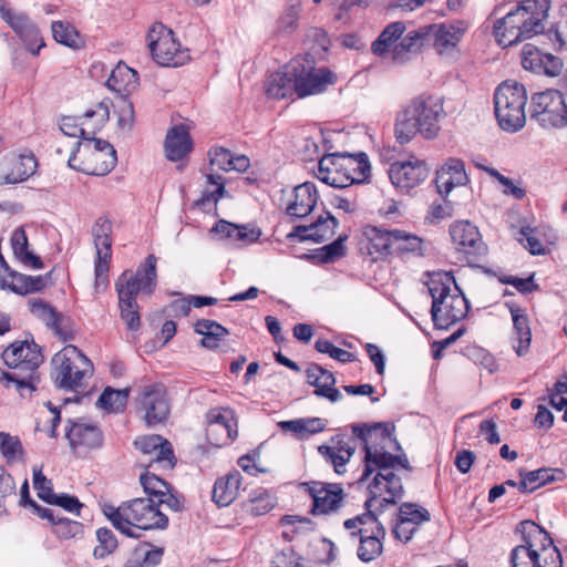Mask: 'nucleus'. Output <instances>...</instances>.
Wrapping results in <instances>:
<instances>
[{"label":"nucleus","instance_id":"f257e3e1","mask_svg":"<svg viewBox=\"0 0 567 567\" xmlns=\"http://www.w3.org/2000/svg\"><path fill=\"white\" fill-rule=\"evenodd\" d=\"M353 432L364 443L365 468L360 482L368 481L369 476L377 472L372 482L369 483V507L382 505V502L395 503L403 495L401 477L393 470L396 465L410 470L409 460L405 455H392L385 451L388 443L392 442L386 429L379 427L362 429L353 427Z\"/></svg>","mask_w":567,"mask_h":567},{"label":"nucleus","instance_id":"f03ea898","mask_svg":"<svg viewBox=\"0 0 567 567\" xmlns=\"http://www.w3.org/2000/svg\"><path fill=\"white\" fill-rule=\"evenodd\" d=\"M445 116L443 100L435 95L421 94L412 99L395 120V138L400 144L411 142L416 134L433 140L441 130L440 121Z\"/></svg>","mask_w":567,"mask_h":567},{"label":"nucleus","instance_id":"7ed1b4c3","mask_svg":"<svg viewBox=\"0 0 567 567\" xmlns=\"http://www.w3.org/2000/svg\"><path fill=\"white\" fill-rule=\"evenodd\" d=\"M548 0H524L494 24L497 43L504 48L528 40L544 31Z\"/></svg>","mask_w":567,"mask_h":567},{"label":"nucleus","instance_id":"20e7f679","mask_svg":"<svg viewBox=\"0 0 567 567\" xmlns=\"http://www.w3.org/2000/svg\"><path fill=\"white\" fill-rule=\"evenodd\" d=\"M155 502V498L137 497L117 507L105 504L103 513L122 534L138 538L137 530L165 529L168 526V517Z\"/></svg>","mask_w":567,"mask_h":567},{"label":"nucleus","instance_id":"39448f33","mask_svg":"<svg viewBox=\"0 0 567 567\" xmlns=\"http://www.w3.org/2000/svg\"><path fill=\"white\" fill-rule=\"evenodd\" d=\"M427 288L432 297L431 315L437 329L446 330L466 317L468 302L451 272L432 274Z\"/></svg>","mask_w":567,"mask_h":567},{"label":"nucleus","instance_id":"423d86ee","mask_svg":"<svg viewBox=\"0 0 567 567\" xmlns=\"http://www.w3.org/2000/svg\"><path fill=\"white\" fill-rule=\"evenodd\" d=\"M156 258L153 255L145 259L143 268L135 274L124 271L117 278L115 289L118 297V307L121 318L127 329L134 331L140 328L141 318L136 296L141 290L151 293L156 286Z\"/></svg>","mask_w":567,"mask_h":567},{"label":"nucleus","instance_id":"0eeeda50","mask_svg":"<svg viewBox=\"0 0 567 567\" xmlns=\"http://www.w3.org/2000/svg\"><path fill=\"white\" fill-rule=\"evenodd\" d=\"M523 543L511 551L512 567H563L559 550L549 535L533 522L520 523Z\"/></svg>","mask_w":567,"mask_h":567},{"label":"nucleus","instance_id":"6e6552de","mask_svg":"<svg viewBox=\"0 0 567 567\" xmlns=\"http://www.w3.org/2000/svg\"><path fill=\"white\" fill-rule=\"evenodd\" d=\"M369 174L370 164L365 153L327 154L319 161L316 172L319 181L337 188L362 183Z\"/></svg>","mask_w":567,"mask_h":567},{"label":"nucleus","instance_id":"1a4fd4ad","mask_svg":"<svg viewBox=\"0 0 567 567\" xmlns=\"http://www.w3.org/2000/svg\"><path fill=\"white\" fill-rule=\"evenodd\" d=\"M2 359L9 368L18 371L1 372L0 381H7V386L9 383H14L19 391L35 389L34 382L38 380L35 371L42 363L43 357L33 341L13 342L2 352Z\"/></svg>","mask_w":567,"mask_h":567},{"label":"nucleus","instance_id":"9d476101","mask_svg":"<svg viewBox=\"0 0 567 567\" xmlns=\"http://www.w3.org/2000/svg\"><path fill=\"white\" fill-rule=\"evenodd\" d=\"M76 148L68 159V165L87 175L104 176L116 165V152L106 141L86 138L75 143Z\"/></svg>","mask_w":567,"mask_h":567},{"label":"nucleus","instance_id":"9b49d317","mask_svg":"<svg viewBox=\"0 0 567 567\" xmlns=\"http://www.w3.org/2000/svg\"><path fill=\"white\" fill-rule=\"evenodd\" d=\"M52 377L58 388L76 391L92 375V362L75 347L69 344L52 358Z\"/></svg>","mask_w":567,"mask_h":567},{"label":"nucleus","instance_id":"f8f14e48","mask_svg":"<svg viewBox=\"0 0 567 567\" xmlns=\"http://www.w3.org/2000/svg\"><path fill=\"white\" fill-rule=\"evenodd\" d=\"M526 102L527 94L524 85L509 81L498 85L494 94V105L495 115L503 130L517 132L525 125Z\"/></svg>","mask_w":567,"mask_h":567},{"label":"nucleus","instance_id":"ddd939ff","mask_svg":"<svg viewBox=\"0 0 567 567\" xmlns=\"http://www.w3.org/2000/svg\"><path fill=\"white\" fill-rule=\"evenodd\" d=\"M147 45L153 60L162 66H181L188 60V51L183 49L174 32L163 23H154L147 33Z\"/></svg>","mask_w":567,"mask_h":567},{"label":"nucleus","instance_id":"4468645a","mask_svg":"<svg viewBox=\"0 0 567 567\" xmlns=\"http://www.w3.org/2000/svg\"><path fill=\"white\" fill-rule=\"evenodd\" d=\"M291 70L296 81L298 97L319 94L336 81V75L330 70L327 68H313L312 60L307 56L295 58L291 61Z\"/></svg>","mask_w":567,"mask_h":567},{"label":"nucleus","instance_id":"2eb2a0df","mask_svg":"<svg viewBox=\"0 0 567 567\" xmlns=\"http://www.w3.org/2000/svg\"><path fill=\"white\" fill-rule=\"evenodd\" d=\"M112 231L113 224L105 217H99L92 228L91 235L95 247L96 258L94 264L95 287H106L109 282L110 262L112 258Z\"/></svg>","mask_w":567,"mask_h":567},{"label":"nucleus","instance_id":"dca6fc26","mask_svg":"<svg viewBox=\"0 0 567 567\" xmlns=\"http://www.w3.org/2000/svg\"><path fill=\"white\" fill-rule=\"evenodd\" d=\"M137 411L147 426L163 424L171 411L167 391L162 383L144 384L138 390Z\"/></svg>","mask_w":567,"mask_h":567},{"label":"nucleus","instance_id":"f3484780","mask_svg":"<svg viewBox=\"0 0 567 567\" xmlns=\"http://www.w3.org/2000/svg\"><path fill=\"white\" fill-rule=\"evenodd\" d=\"M533 116L544 127L567 126V104L557 90L536 93L532 100Z\"/></svg>","mask_w":567,"mask_h":567},{"label":"nucleus","instance_id":"a211bd4d","mask_svg":"<svg viewBox=\"0 0 567 567\" xmlns=\"http://www.w3.org/2000/svg\"><path fill=\"white\" fill-rule=\"evenodd\" d=\"M450 236L455 250L462 254L467 262L478 260L486 252V245L478 228L468 220H457L450 226Z\"/></svg>","mask_w":567,"mask_h":567},{"label":"nucleus","instance_id":"6ab92c4d","mask_svg":"<svg viewBox=\"0 0 567 567\" xmlns=\"http://www.w3.org/2000/svg\"><path fill=\"white\" fill-rule=\"evenodd\" d=\"M206 436L215 446L227 445L238 434L235 412L229 408H214L206 414Z\"/></svg>","mask_w":567,"mask_h":567},{"label":"nucleus","instance_id":"aec40b11","mask_svg":"<svg viewBox=\"0 0 567 567\" xmlns=\"http://www.w3.org/2000/svg\"><path fill=\"white\" fill-rule=\"evenodd\" d=\"M65 437L69 441L70 447L78 455H84L91 450L99 449L103 443L101 430L95 424L81 420H68Z\"/></svg>","mask_w":567,"mask_h":567},{"label":"nucleus","instance_id":"412c9836","mask_svg":"<svg viewBox=\"0 0 567 567\" xmlns=\"http://www.w3.org/2000/svg\"><path fill=\"white\" fill-rule=\"evenodd\" d=\"M302 486L312 498V514H329L337 511L343 501V489L340 484L309 482Z\"/></svg>","mask_w":567,"mask_h":567},{"label":"nucleus","instance_id":"4be33fe9","mask_svg":"<svg viewBox=\"0 0 567 567\" xmlns=\"http://www.w3.org/2000/svg\"><path fill=\"white\" fill-rule=\"evenodd\" d=\"M429 172L430 169L423 161L414 158L391 164L389 178L396 188L409 190L424 182Z\"/></svg>","mask_w":567,"mask_h":567},{"label":"nucleus","instance_id":"5701e85b","mask_svg":"<svg viewBox=\"0 0 567 567\" xmlns=\"http://www.w3.org/2000/svg\"><path fill=\"white\" fill-rule=\"evenodd\" d=\"M144 455L151 457V464H163L165 467L173 468L175 465V457L172 444L161 435L152 434L138 437L134 442Z\"/></svg>","mask_w":567,"mask_h":567},{"label":"nucleus","instance_id":"b1692460","mask_svg":"<svg viewBox=\"0 0 567 567\" xmlns=\"http://www.w3.org/2000/svg\"><path fill=\"white\" fill-rule=\"evenodd\" d=\"M4 21L23 41L25 48L33 55H38L45 43L40 35L38 27L30 20V18L23 12H16L12 10Z\"/></svg>","mask_w":567,"mask_h":567},{"label":"nucleus","instance_id":"393cba45","mask_svg":"<svg viewBox=\"0 0 567 567\" xmlns=\"http://www.w3.org/2000/svg\"><path fill=\"white\" fill-rule=\"evenodd\" d=\"M210 233L219 240H228L230 244L244 247L252 244L261 236L260 228L256 226H238L226 220H219L210 229Z\"/></svg>","mask_w":567,"mask_h":567},{"label":"nucleus","instance_id":"a878e982","mask_svg":"<svg viewBox=\"0 0 567 567\" xmlns=\"http://www.w3.org/2000/svg\"><path fill=\"white\" fill-rule=\"evenodd\" d=\"M337 227V218L327 212L308 226H296L288 237H298L301 241L321 243L330 239L336 234Z\"/></svg>","mask_w":567,"mask_h":567},{"label":"nucleus","instance_id":"bb28decb","mask_svg":"<svg viewBox=\"0 0 567 567\" xmlns=\"http://www.w3.org/2000/svg\"><path fill=\"white\" fill-rule=\"evenodd\" d=\"M429 38L433 39L434 48L439 53H444L451 49H454L466 31V24L464 22L457 23H437L427 25Z\"/></svg>","mask_w":567,"mask_h":567},{"label":"nucleus","instance_id":"cd10ccee","mask_svg":"<svg viewBox=\"0 0 567 567\" xmlns=\"http://www.w3.org/2000/svg\"><path fill=\"white\" fill-rule=\"evenodd\" d=\"M45 287V281L42 276H28L12 270L9 266L8 269H0V288L9 289L19 295L33 293L42 290Z\"/></svg>","mask_w":567,"mask_h":567},{"label":"nucleus","instance_id":"c85d7f7f","mask_svg":"<svg viewBox=\"0 0 567 567\" xmlns=\"http://www.w3.org/2000/svg\"><path fill=\"white\" fill-rule=\"evenodd\" d=\"M318 202V192L313 183L306 182L295 187L291 199L289 200L286 213L296 218L308 216Z\"/></svg>","mask_w":567,"mask_h":567},{"label":"nucleus","instance_id":"c756f323","mask_svg":"<svg viewBox=\"0 0 567 567\" xmlns=\"http://www.w3.org/2000/svg\"><path fill=\"white\" fill-rule=\"evenodd\" d=\"M518 475V491L525 494L532 493L546 484L563 482L566 478L565 471L558 467H542L529 472L520 470Z\"/></svg>","mask_w":567,"mask_h":567},{"label":"nucleus","instance_id":"7c9ffc66","mask_svg":"<svg viewBox=\"0 0 567 567\" xmlns=\"http://www.w3.org/2000/svg\"><path fill=\"white\" fill-rule=\"evenodd\" d=\"M467 181L464 162L458 158H450L437 171L435 184L440 194L449 195L454 187L463 186Z\"/></svg>","mask_w":567,"mask_h":567},{"label":"nucleus","instance_id":"2f4dec72","mask_svg":"<svg viewBox=\"0 0 567 567\" xmlns=\"http://www.w3.org/2000/svg\"><path fill=\"white\" fill-rule=\"evenodd\" d=\"M331 445H320L318 447L319 454L333 466L338 475L347 472V463L354 454L355 447L346 442L344 440H331Z\"/></svg>","mask_w":567,"mask_h":567},{"label":"nucleus","instance_id":"473e14b6","mask_svg":"<svg viewBox=\"0 0 567 567\" xmlns=\"http://www.w3.org/2000/svg\"><path fill=\"white\" fill-rule=\"evenodd\" d=\"M164 147L167 159L172 162L183 159L193 148V142L186 127L176 125L169 128Z\"/></svg>","mask_w":567,"mask_h":567},{"label":"nucleus","instance_id":"72a5a7b5","mask_svg":"<svg viewBox=\"0 0 567 567\" xmlns=\"http://www.w3.org/2000/svg\"><path fill=\"white\" fill-rule=\"evenodd\" d=\"M266 93L269 97L281 100L297 94L291 62L278 72L272 73L266 83Z\"/></svg>","mask_w":567,"mask_h":567},{"label":"nucleus","instance_id":"f704fd0d","mask_svg":"<svg viewBox=\"0 0 567 567\" xmlns=\"http://www.w3.org/2000/svg\"><path fill=\"white\" fill-rule=\"evenodd\" d=\"M426 38H429L427 25L409 31L400 43L394 45L391 52L392 61L399 64L406 62L410 54L417 53L421 50Z\"/></svg>","mask_w":567,"mask_h":567},{"label":"nucleus","instance_id":"c9c22d12","mask_svg":"<svg viewBox=\"0 0 567 567\" xmlns=\"http://www.w3.org/2000/svg\"><path fill=\"white\" fill-rule=\"evenodd\" d=\"M368 502L369 499L365 502L369 511L368 514L347 519L344 522V527L347 529L358 528L360 538H364L365 536H385V529L372 513V509L383 508L390 503L383 501L382 505L378 504L377 506L369 507Z\"/></svg>","mask_w":567,"mask_h":567},{"label":"nucleus","instance_id":"e433bc0d","mask_svg":"<svg viewBox=\"0 0 567 567\" xmlns=\"http://www.w3.org/2000/svg\"><path fill=\"white\" fill-rule=\"evenodd\" d=\"M29 307L34 317L43 321L56 336L66 340L69 331L65 328V318L62 313L42 300H31Z\"/></svg>","mask_w":567,"mask_h":567},{"label":"nucleus","instance_id":"4c0bfd02","mask_svg":"<svg viewBox=\"0 0 567 567\" xmlns=\"http://www.w3.org/2000/svg\"><path fill=\"white\" fill-rule=\"evenodd\" d=\"M243 476L238 471L228 473L216 481L213 488V499L219 506L230 505L239 495Z\"/></svg>","mask_w":567,"mask_h":567},{"label":"nucleus","instance_id":"58836bf2","mask_svg":"<svg viewBox=\"0 0 567 567\" xmlns=\"http://www.w3.org/2000/svg\"><path fill=\"white\" fill-rule=\"evenodd\" d=\"M213 171L223 172H246L250 166V161L245 155L234 156L224 147H215L208 153Z\"/></svg>","mask_w":567,"mask_h":567},{"label":"nucleus","instance_id":"ea45409f","mask_svg":"<svg viewBox=\"0 0 567 567\" xmlns=\"http://www.w3.org/2000/svg\"><path fill=\"white\" fill-rule=\"evenodd\" d=\"M10 241L13 255L22 266L31 269L43 268L41 258L29 249L28 237L22 227L17 228L12 233Z\"/></svg>","mask_w":567,"mask_h":567},{"label":"nucleus","instance_id":"a19ab883","mask_svg":"<svg viewBox=\"0 0 567 567\" xmlns=\"http://www.w3.org/2000/svg\"><path fill=\"white\" fill-rule=\"evenodd\" d=\"M106 85L120 96L127 97L138 85L137 73L124 64H118L109 76Z\"/></svg>","mask_w":567,"mask_h":567},{"label":"nucleus","instance_id":"79ce46f5","mask_svg":"<svg viewBox=\"0 0 567 567\" xmlns=\"http://www.w3.org/2000/svg\"><path fill=\"white\" fill-rule=\"evenodd\" d=\"M37 166V159L32 153L14 156L10 159V172L4 176V182L21 183L35 173Z\"/></svg>","mask_w":567,"mask_h":567},{"label":"nucleus","instance_id":"37998d69","mask_svg":"<svg viewBox=\"0 0 567 567\" xmlns=\"http://www.w3.org/2000/svg\"><path fill=\"white\" fill-rule=\"evenodd\" d=\"M163 557V549L151 544H138L130 553L123 567H155Z\"/></svg>","mask_w":567,"mask_h":567},{"label":"nucleus","instance_id":"c03bdc74","mask_svg":"<svg viewBox=\"0 0 567 567\" xmlns=\"http://www.w3.org/2000/svg\"><path fill=\"white\" fill-rule=\"evenodd\" d=\"M511 315L513 319L514 333L517 338V344H514L518 357L527 353L532 340V332L528 324V318L519 307H512Z\"/></svg>","mask_w":567,"mask_h":567},{"label":"nucleus","instance_id":"a18cd8bd","mask_svg":"<svg viewBox=\"0 0 567 567\" xmlns=\"http://www.w3.org/2000/svg\"><path fill=\"white\" fill-rule=\"evenodd\" d=\"M364 235L369 240V252L371 255H392L394 229H383L375 226L367 227Z\"/></svg>","mask_w":567,"mask_h":567},{"label":"nucleus","instance_id":"49530a36","mask_svg":"<svg viewBox=\"0 0 567 567\" xmlns=\"http://www.w3.org/2000/svg\"><path fill=\"white\" fill-rule=\"evenodd\" d=\"M301 10V0H290L276 22V34L290 35L296 32L299 27Z\"/></svg>","mask_w":567,"mask_h":567},{"label":"nucleus","instance_id":"de8ad7c7","mask_svg":"<svg viewBox=\"0 0 567 567\" xmlns=\"http://www.w3.org/2000/svg\"><path fill=\"white\" fill-rule=\"evenodd\" d=\"M423 239L401 229H394L392 255H422Z\"/></svg>","mask_w":567,"mask_h":567},{"label":"nucleus","instance_id":"09e8293b","mask_svg":"<svg viewBox=\"0 0 567 567\" xmlns=\"http://www.w3.org/2000/svg\"><path fill=\"white\" fill-rule=\"evenodd\" d=\"M195 331L203 336L202 346L216 349L220 341L228 334V330L214 320L203 319L195 324Z\"/></svg>","mask_w":567,"mask_h":567},{"label":"nucleus","instance_id":"8fccbe9b","mask_svg":"<svg viewBox=\"0 0 567 567\" xmlns=\"http://www.w3.org/2000/svg\"><path fill=\"white\" fill-rule=\"evenodd\" d=\"M405 31V24L401 21L388 24L380 35L372 42L371 50L375 55H383L389 48L399 40Z\"/></svg>","mask_w":567,"mask_h":567},{"label":"nucleus","instance_id":"3c124183","mask_svg":"<svg viewBox=\"0 0 567 567\" xmlns=\"http://www.w3.org/2000/svg\"><path fill=\"white\" fill-rule=\"evenodd\" d=\"M128 389L114 390L112 388H106L99 396L96 404L107 412L117 413L124 410L128 400Z\"/></svg>","mask_w":567,"mask_h":567},{"label":"nucleus","instance_id":"603ef678","mask_svg":"<svg viewBox=\"0 0 567 567\" xmlns=\"http://www.w3.org/2000/svg\"><path fill=\"white\" fill-rule=\"evenodd\" d=\"M51 30L56 42L73 49L80 48L82 40L79 32L71 24L54 21L52 22Z\"/></svg>","mask_w":567,"mask_h":567},{"label":"nucleus","instance_id":"864d4df0","mask_svg":"<svg viewBox=\"0 0 567 567\" xmlns=\"http://www.w3.org/2000/svg\"><path fill=\"white\" fill-rule=\"evenodd\" d=\"M225 193V181L220 175L214 172L206 175V183L198 204L205 205L206 203H217Z\"/></svg>","mask_w":567,"mask_h":567},{"label":"nucleus","instance_id":"5fc2aeb1","mask_svg":"<svg viewBox=\"0 0 567 567\" xmlns=\"http://www.w3.org/2000/svg\"><path fill=\"white\" fill-rule=\"evenodd\" d=\"M336 378L332 372L322 369L321 373L318 377V382L315 384V394L317 396H322L328 399L331 402H338L342 395L340 391L334 388Z\"/></svg>","mask_w":567,"mask_h":567},{"label":"nucleus","instance_id":"6e6d98bb","mask_svg":"<svg viewBox=\"0 0 567 567\" xmlns=\"http://www.w3.org/2000/svg\"><path fill=\"white\" fill-rule=\"evenodd\" d=\"M45 405L48 410L40 412L35 429L37 431L44 432L50 437H56V426L61 421L60 412L52 406L51 402H48Z\"/></svg>","mask_w":567,"mask_h":567},{"label":"nucleus","instance_id":"4d7b16f0","mask_svg":"<svg viewBox=\"0 0 567 567\" xmlns=\"http://www.w3.org/2000/svg\"><path fill=\"white\" fill-rule=\"evenodd\" d=\"M476 166L485 171L489 176L494 177L503 186L502 192L504 195L512 196L516 199H522L525 197L526 190L519 185H516L511 178L501 174L497 169L481 164H476Z\"/></svg>","mask_w":567,"mask_h":567},{"label":"nucleus","instance_id":"13d9d810","mask_svg":"<svg viewBox=\"0 0 567 567\" xmlns=\"http://www.w3.org/2000/svg\"><path fill=\"white\" fill-rule=\"evenodd\" d=\"M385 536H365L360 538V546L358 548V557L362 561H371L380 556L383 551V543Z\"/></svg>","mask_w":567,"mask_h":567},{"label":"nucleus","instance_id":"bf43d9fd","mask_svg":"<svg viewBox=\"0 0 567 567\" xmlns=\"http://www.w3.org/2000/svg\"><path fill=\"white\" fill-rule=\"evenodd\" d=\"M140 483L143 486L146 498L157 499L171 487V485L153 473H143L140 475Z\"/></svg>","mask_w":567,"mask_h":567},{"label":"nucleus","instance_id":"052dcab7","mask_svg":"<svg viewBox=\"0 0 567 567\" xmlns=\"http://www.w3.org/2000/svg\"><path fill=\"white\" fill-rule=\"evenodd\" d=\"M97 545L93 550L95 558H104L112 554L117 547V540L113 532L106 527H101L96 530Z\"/></svg>","mask_w":567,"mask_h":567},{"label":"nucleus","instance_id":"680f3d73","mask_svg":"<svg viewBox=\"0 0 567 567\" xmlns=\"http://www.w3.org/2000/svg\"><path fill=\"white\" fill-rule=\"evenodd\" d=\"M250 511L256 515H262L275 506V498L262 487L252 489L249 493Z\"/></svg>","mask_w":567,"mask_h":567},{"label":"nucleus","instance_id":"e2e57ef3","mask_svg":"<svg viewBox=\"0 0 567 567\" xmlns=\"http://www.w3.org/2000/svg\"><path fill=\"white\" fill-rule=\"evenodd\" d=\"M0 452L8 462L21 458L23 449L18 437L0 432Z\"/></svg>","mask_w":567,"mask_h":567},{"label":"nucleus","instance_id":"0e129e2a","mask_svg":"<svg viewBox=\"0 0 567 567\" xmlns=\"http://www.w3.org/2000/svg\"><path fill=\"white\" fill-rule=\"evenodd\" d=\"M545 53H542L533 44H525L522 50V65L536 74H542V63Z\"/></svg>","mask_w":567,"mask_h":567},{"label":"nucleus","instance_id":"69168bd1","mask_svg":"<svg viewBox=\"0 0 567 567\" xmlns=\"http://www.w3.org/2000/svg\"><path fill=\"white\" fill-rule=\"evenodd\" d=\"M115 107L118 113V126L122 130H131L135 120L132 102L126 96H118Z\"/></svg>","mask_w":567,"mask_h":567},{"label":"nucleus","instance_id":"338daca9","mask_svg":"<svg viewBox=\"0 0 567 567\" xmlns=\"http://www.w3.org/2000/svg\"><path fill=\"white\" fill-rule=\"evenodd\" d=\"M517 240L529 250L532 255H542L545 251L543 244L536 237V230L530 226H523L517 236Z\"/></svg>","mask_w":567,"mask_h":567},{"label":"nucleus","instance_id":"774afa93","mask_svg":"<svg viewBox=\"0 0 567 567\" xmlns=\"http://www.w3.org/2000/svg\"><path fill=\"white\" fill-rule=\"evenodd\" d=\"M33 486L37 489L39 498L52 504L55 501V494L52 491V483L43 474L41 468H33Z\"/></svg>","mask_w":567,"mask_h":567}]
</instances>
